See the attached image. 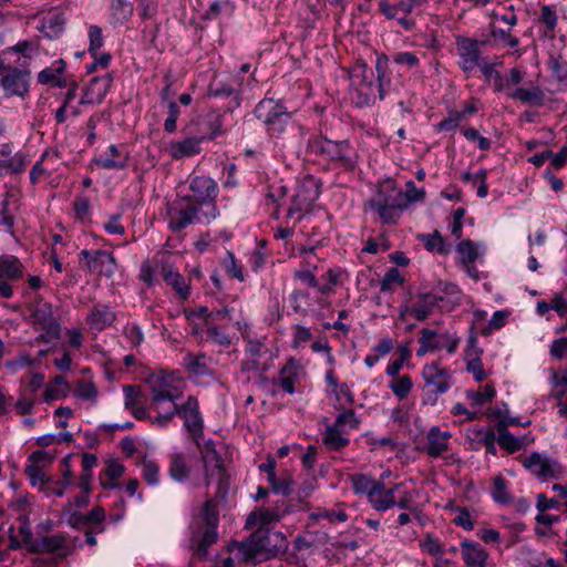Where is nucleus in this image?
Masks as SVG:
<instances>
[{
    "mask_svg": "<svg viewBox=\"0 0 567 567\" xmlns=\"http://www.w3.org/2000/svg\"><path fill=\"white\" fill-rule=\"evenodd\" d=\"M218 513L212 501L205 502L190 525V547L199 558H205L208 547L217 540Z\"/></svg>",
    "mask_w": 567,
    "mask_h": 567,
    "instance_id": "nucleus-1",
    "label": "nucleus"
},
{
    "mask_svg": "<svg viewBox=\"0 0 567 567\" xmlns=\"http://www.w3.org/2000/svg\"><path fill=\"white\" fill-rule=\"evenodd\" d=\"M166 219L172 231H181L192 224H209L216 217L207 215L190 197L177 196L168 203Z\"/></svg>",
    "mask_w": 567,
    "mask_h": 567,
    "instance_id": "nucleus-2",
    "label": "nucleus"
},
{
    "mask_svg": "<svg viewBox=\"0 0 567 567\" xmlns=\"http://www.w3.org/2000/svg\"><path fill=\"white\" fill-rule=\"evenodd\" d=\"M350 86L357 106L371 105L377 101L374 72L362 60H359L349 71Z\"/></svg>",
    "mask_w": 567,
    "mask_h": 567,
    "instance_id": "nucleus-3",
    "label": "nucleus"
},
{
    "mask_svg": "<svg viewBox=\"0 0 567 567\" xmlns=\"http://www.w3.org/2000/svg\"><path fill=\"white\" fill-rule=\"evenodd\" d=\"M255 116L266 126L271 137H280L290 123L291 114L279 100L262 99L256 105Z\"/></svg>",
    "mask_w": 567,
    "mask_h": 567,
    "instance_id": "nucleus-4",
    "label": "nucleus"
},
{
    "mask_svg": "<svg viewBox=\"0 0 567 567\" xmlns=\"http://www.w3.org/2000/svg\"><path fill=\"white\" fill-rule=\"evenodd\" d=\"M188 189L190 194L183 195L184 197H190L207 215L214 217L219 215V210L216 206L219 188L212 177L205 175L190 177L188 181Z\"/></svg>",
    "mask_w": 567,
    "mask_h": 567,
    "instance_id": "nucleus-5",
    "label": "nucleus"
},
{
    "mask_svg": "<svg viewBox=\"0 0 567 567\" xmlns=\"http://www.w3.org/2000/svg\"><path fill=\"white\" fill-rule=\"evenodd\" d=\"M31 323L40 331L44 342H51L60 337V324L54 317L53 308L48 302H37L31 308Z\"/></svg>",
    "mask_w": 567,
    "mask_h": 567,
    "instance_id": "nucleus-6",
    "label": "nucleus"
},
{
    "mask_svg": "<svg viewBox=\"0 0 567 567\" xmlns=\"http://www.w3.org/2000/svg\"><path fill=\"white\" fill-rule=\"evenodd\" d=\"M308 151L324 159L350 164V145L347 141H331L323 136H313L308 141Z\"/></svg>",
    "mask_w": 567,
    "mask_h": 567,
    "instance_id": "nucleus-7",
    "label": "nucleus"
},
{
    "mask_svg": "<svg viewBox=\"0 0 567 567\" xmlns=\"http://www.w3.org/2000/svg\"><path fill=\"white\" fill-rule=\"evenodd\" d=\"M320 195V187L318 182L311 177H305L298 185L296 193L292 197V205L287 212V217L291 218L296 213L299 214L297 220L302 218V213L308 212L312 204Z\"/></svg>",
    "mask_w": 567,
    "mask_h": 567,
    "instance_id": "nucleus-8",
    "label": "nucleus"
},
{
    "mask_svg": "<svg viewBox=\"0 0 567 567\" xmlns=\"http://www.w3.org/2000/svg\"><path fill=\"white\" fill-rule=\"evenodd\" d=\"M150 399H181L182 381L175 373L161 371L148 379Z\"/></svg>",
    "mask_w": 567,
    "mask_h": 567,
    "instance_id": "nucleus-9",
    "label": "nucleus"
},
{
    "mask_svg": "<svg viewBox=\"0 0 567 567\" xmlns=\"http://www.w3.org/2000/svg\"><path fill=\"white\" fill-rule=\"evenodd\" d=\"M291 512V506L287 501H279L274 507H260L251 512L246 519V527L249 529L256 528L257 530L265 529L272 524L280 522L286 515Z\"/></svg>",
    "mask_w": 567,
    "mask_h": 567,
    "instance_id": "nucleus-10",
    "label": "nucleus"
},
{
    "mask_svg": "<svg viewBox=\"0 0 567 567\" xmlns=\"http://www.w3.org/2000/svg\"><path fill=\"white\" fill-rule=\"evenodd\" d=\"M31 73L28 70L6 66L0 78L4 96L24 97L30 90Z\"/></svg>",
    "mask_w": 567,
    "mask_h": 567,
    "instance_id": "nucleus-11",
    "label": "nucleus"
},
{
    "mask_svg": "<svg viewBox=\"0 0 567 567\" xmlns=\"http://www.w3.org/2000/svg\"><path fill=\"white\" fill-rule=\"evenodd\" d=\"M523 466L540 481L558 478L561 473L560 464L546 454L534 452L522 461Z\"/></svg>",
    "mask_w": 567,
    "mask_h": 567,
    "instance_id": "nucleus-12",
    "label": "nucleus"
},
{
    "mask_svg": "<svg viewBox=\"0 0 567 567\" xmlns=\"http://www.w3.org/2000/svg\"><path fill=\"white\" fill-rule=\"evenodd\" d=\"M184 420V427L194 440H200L203 436L204 420L200 414L199 403L195 396H188L183 403H179L177 414Z\"/></svg>",
    "mask_w": 567,
    "mask_h": 567,
    "instance_id": "nucleus-13",
    "label": "nucleus"
},
{
    "mask_svg": "<svg viewBox=\"0 0 567 567\" xmlns=\"http://www.w3.org/2000/svg\"><path fill=\"white\" fill-rule=\"evenodd\" d=\"M480 68L484 78L492 82L493 90L496 93H505L507 89L520 84L524 79V72L518 68H512L506 76L502 75L495 63H484Z\"/></svg>",
    "mask_w": 567,
    "mask_h": 567,
    "instance_id": "nucleus-14",
    "label": "nucleus"
},
{
    "mask_svg": "<svg viewBox=\"0 0 567 567\" xmlns=\"http://www.w3.org/2000/svg\"><path fill=\"white\" fill-rule=\"evenodd\" d=\"M80 256L85 260L86 270L90 272L111 278L116 271V260L110 251L84 249Z\"/></svg>",
    "mask_w": 567,
    "mask_h": 567,
    "instance_id": "nucleus-15",
    "label": "nucleus"
},
{
    "mask_svg": "<svg viewBox=\"0 0 567 567\" xmlns=\"http://www.w3.org/2000/svg\"><path fill=\"white\" fill-rule=\"evenodd\" d=\"M422 377L425 385L434 394L445 393L452 385V377L449 370L440 367L439 363L432 362L425 364L422 370Z\"/></svg>",
    "mask_w": 567,
    "mask_h": 567,
    "instance_id": "nucleus-16",
    "label": "nucleus"
},
{
    "mask_svg": "<svg viewBox=\"0 0 567 567\" xmlns=\"http://www.w3.org/2000/svg\"><path fill=\"white\" fill-rule=\"evenodd\" d=\"M200 452L202 462L205 471L206 484L208 485L215 476H220L223 473V461L219 453L215 449L213 441L200 442L195 441Z\"/></svg>",
    "mask_w": 567,
    "mask_h": 567,
    "instance_id": "nucleus-17",
    "label": "nucleus"
},
{
    "mask_svg": "<svg viewBox=\"0 0 567 567\" xmlns=\"http://www.w3.org/2000/svg\"><path fill=\"white\" fill-rule=\"evenodd\" d=\"M179 399H150V411L154 413L151 423L157 427H167L177 414Z\"/></svg>",
    "mask_w": 567,
    "mask_h": 567,
    "instance_id": "nucleus-18",
    "label": "nucleus"
},
{
    "mask_svg": "<svg viewBox=\"0 0 567 567\" xmlns=\"http://www.w3.org/2000/svg\"><path fill=\"white\" fill-rule=\"evenodd\" d=\"M368 206H406L403 192L388 179L380 183L374 197L368 200Z\"/></svg>",
    "mask_w": 567,
    "mask_h": 567,
    "instance_id": "nucleus-19",
    "label": "nucleus"
},
{
    "mask_svg": "<svg viewBox=\"0 0 567 567\" xmlns=\"http://www.w3.org/2000/svg\"><path fill=\"white\" fill-rule=\"evenodd\" d=\"M269 350L266 344L257 340H249L246 347V355L241 362L243 372H264L268 369V364L262 360L267 357Z\"/></svg>",
    "mask_w": 567,
    "mask_h": 567,
    "instance_id": "nucleus-20",
    "label": "nucleus"
},
{
    "mask_svg": "<svg viewBox=\"0 0 567 567\" xmlns=\"http://www.w3.org/2000/svg\"><path fill=\"white\" fill-rule=\"evenodd\" d=\"M456 49L460 56V68L464 72H472L480 66V49L476 40L461 38L456 42Z\"/></svg>",
    "mask_w": 567,
    "mask_h": 567,
    "instance_id": "nucleus-21",
    "label": "nucleus"
},
{
    "mask_svg": "<svg viewBox=\"0 0 567 567\" xmlns=\"http://www.w3.org/2000/svg\"><path fill=\"white\" fill-rule=\"evenodd\" d=\"M505 95L508 99L519 101L523 104L540 107L545 104V93L543 90L532 82L526 86H513L507 89Z\"/></svg>",
    "mask_w": 567,
    "mask_h": 567,
    "instance_id": "nucleus-22",
    "label": "nucleus"
},
{
    "mask_svg": "<svg viewBox=\"0 0 567 567\" xmlns=\"http://www.w3.org/2000/svg\"><path fill=\"white\" fill-rule=\"evenodd\" d=\"M403 486L404 483H398L391 488H385L383 483L378 482L373 491L369 493L368 501L375 511L385 512L395 506L394 493Z\"/></svg>",
    "mask_w": 567,
    "mask_h": 567,
    "instance_id": "nucleus-23",
    "label": "nucleus"
},
{
    "mask_svg": "<svg viewBox=\"0 0 567 567\" xmlns=\"http://www.w3.org/2000/svg\"><path fill=\"white\" fill-rule=\"evenodd\" d=\"M69 78L70 76L66 73V64L62 59H60L39 72L38 82L43 85H52L62 89L68 86Z\"/></svg>",
    "mask_w": 567,
    "mask_h": 567,
    "instance_id": "nucleus-24",
    "label": "nucleus"
},
{
    "mask_svg": "<svg viewBox=\"0 0 567 567\" xmlns=\"http://www.w3.org/2000/svg\"><path fill=\"white\" fill-rule=\"evenodd\" d=\"M204 140H206L205 136H188L179 141H173L167 145L166 152L174 159L192 157L200 153V144Z\"/></svg>",
    "mask_w": 567,
    "mask_h": 567,
    "instance_id": "nucleus-25",
    "label": "nucleus"
},
{
    "mask_svg": "<svg viewBox=\"0 0 567 567\" xmlns=\"http://www.w3.org/2000/svg\"><path fill=\"white\" fill-rule=\"evenodd\" d=\"M113 78L110 73H106L103 76L93 78L90 84L86 86L85 92L81 100L80 104H93L101 103L105 95L107 94Z\"/></svg>",
    "mask_w": 567,
    "mask_h": 567,
    "instance_id": "nucleus-26",
    "label": "nucleus"
},
{
    "mask_svg": "<svg viewBox=\"0 0 567 567\" xmlns=\"http://www.w3.org/2000/svg\"><path fill=\"white\" fill-rule=\"evenodd\" d=\"M116 319L115 312L106 305L97 303L86 316L91 331L100 332L110 327Z\"/></svg>",
    "mask_w": 567,
    "mask_h": 567,
    "instance_id": "nucleus-27",
    "label": "nucleus"
},
{
    "mask_svg": "<svg viewBox=\"0 0 567 567\" xmlns=\"http://www.w3.org/2000/svg\"><path fill=\"white\" fill-rule=\"evenodd\" d=\"M32 549L39 553L56 554L60 557H66L70 554L66 538L61 534L45 536L37 539L32 545Z\"/></svg>",
    "mask_w": 567,
    "mask_h": 567,
    "instance_id": "nucleus-28",
    "label": "nucleus"
},
{
    "mask_svg": "<svg viewBox=\"0 0 567 567\" xmlns=\"http://www.w3.org/2000/svg\"><path fill=\"white\" fill-rule=\"evenodd\" d=\"M460 546L467 567H487L489 555L478 543L464 540Z\"/></svg>",
    "mask_w": 567,
    "mask_h": 567,
    "instance_id": "nucleus-29",
    "label": "nucleus"
},
{
    "mask_svg": "<svg viewBox=\"0 0 567 567\" xmlns=\"http://www.w3.org/2000/svg\"><path fill=\"white\" fill-rule=\"evenodd\" d=\"M437 301L439 299L433 295H421L413 306L401 310L400 317L404 319L405 315H410L419 321H424L433 312Z\"/></svg>",
    "mask_w": 567,
    "mask_h": 567,
    "instance_id": "nucleus-30",
    "label": "nucleus"
},
{
    "mask_svg": "<svg viewBox=\"0 0 567 567\" xmlns=\"http://www.w3.org/2000/svg\"><path fill=\"white\" fill-rule=\"evenodd\" d=\"M450 432L441 431L440 427L433 426L426 435V445L424 451L431 457H439L449 450Z\"/></svg>",
    "mask_w": 567,
    "mask_h": 567,
    "instance_id": "nucleus-31",
    "label": "nucleus"
},
{
    "mask_svg": "<svg viewBox=\"0 0 567 567\" xmlns=\"http://www.w3.org/2000/svg\"><path fill=\"white\" fill-rule=\"evenodd\" d=\"M183 367L187 372L196 378L199 377H213L214 372L208 365V359L205 354L187 353L183 358Z\"/></svg>",
    "mask_w": 567,
    "mask_h": 567,
    "instance_id": "nucleus-32",
    "label": "nucleus"
},
{
    "mask_svg": "<svg viewBox=\"0 0 567 567\" xmlns=\"http://www.w3.org/2000/svg\"><path fill=\"white\" fill-rule=\"evenodd\" d=\"M162 275L165 282L175 290L181 299L186 300L189 297V286L185 278L171 265L162 266Z\"/></svg>",
    "mask_w": 567,
    "mask_h": 567,
    "instance_id": "nucleus-33",
    "label": "nucleus"
},
{
    "mask_svg": "<svg viewBox=\"0 0 567 567\" xmlns=\"http://www.w3.org/2000/svg\"><path fill=\"white\" fill-rule=\"evenodd\" d=\"M64 18L62 13L52 11L41 18L38 30L41 31L47 38H58L64 29Z\"/></svg>",
    "mask_w": 567,
    "mask_h": 567,
    "instance_id": "nucleus-34",
    "label": "nucleus"
},
{
    "mask_svg": "<svg viewBox=\"0 0 567 567\" xmlns=\"http://www.w3.org/2000/svg\"><path fill=\"white\" fill-rule=\"evenodd\" d=\"M168 474L171 478L178 483H183L188 480L190 467L188 466L184 454L174 453L171 455Z\"/></svg>",
    "mask_w": 567,
    "mask_h": 567,
    "instance_id": "nucleus-35",
    "label": "nucleus"
},
{
    "mask_svg": "<svg viewBox=\"0 0 567 567\" xmlns=\"http://www.w3.org/2000/svg\"><path fill=\"white\" fill-rule=\"evenodd\" d=\"M9 534V548L18 549L22 545H29L32 540V530L30 523L27 518H20V526L18 533L14 532L13 527L10 528Z\"/></svg>",
    "mask_w": 567,
    "mask_h": 567,
    "instance_id": "nucleus-36",
    "label": "nucleus"
},
{
    "mask_svg": "<svg viewBox=\"0 0 567 567\" xmlns=\"http://www.w3.org/2000/svg\"><path fill=\"white\" fill-rule=\"evenodd\" d=\"M23 275V266L14 256L0 257V279L16 280Z\"/></svg>",
    "mask_w": 567,
    "mask_h": 567,
    "instance_id": "nucleus-37",
    "label": "nucleus"
},
{
    "mask_svg": "<svg viewBox=\"0 0 567 567\" xmlns=\"http://www.w3.org/2000/svg\"><path fill=\"white\" fill-rule=\"evenodd\" d=\"M323 444L333 451H340L349 444L343 430L334 424L328 425L322 437Z\"/></svg>",
    "mask_w": 567,
    "mask_h": 567,
    "instance_id": "nucleus-38",
    "label": "nucleus"
},
{
    "mask_svg": "<svg viewBox=\"0 0 567 567\" xmlns=\"http://www.w3.org/2000/svg\"><path fill=\"white\" fill-rule=\"evenodd\" d=\"M388 65L389 58L385 54H380L377 56L375 71L378 74V92L380 100L385 97L391 83L390 78L388 76Z\"/></svg>",
    "mask_w": 567,
    "mask_h": 567,
    "instance_id": "nucleus-39",
    "label": "nucleus"
},
{
    "mask_svg": "<svg viewBox=\"0 0 567 567\" xmlns=\"http://www.w3.org/2000/svg\"><path fill=\"white\" fill-rule=\"evenodd\" d=\"M461 339L454 333L444 332L439 334L435 331V337L431 339V344L433 346V351L436 350H446L449 354H453L456 352L460 346Z\"/></svg>",
    "mask_w": 567,
    "mask_h": 567,
    "instance_id": "nucleus-40",
    "label": "nucleus"
},
{
    "mask_svg": "<svg viewBox=\"0 0 567 567\" xmlns=\"http://www.w3.org/2000/svg\"><path fill=\"white\" fill-rule=\"evenodd\" d=\"M298 370L299 364L293 359H290L281 369V374L284 377L279 380V384L282 390L289 394L295 393V383L298 379Z\"/></svg>",
    "mask_w": 567,
    "mask_h": 567,
    "instance_id": "nucleus-41",
    "label": "nucleus"
},
{
    "mask_svg": "<svg viewBox=\"0 0 567 567\" xmlns=\"http://www.w3.org/2000/svg\"><path fill=\"white\" fill-rule=\"evenodd\" d=\"M109 152L111 157H99L95 163L99 167L105 169H123L127 165L126 156H122L116 145H110Z\"/></svg>",
    "mask_w": 567,
    "mask_h": 567,
    "instance_id": "nucleus-42",
    "label": "nucleus"
},
{
    "mask_svg": "<svg viewBox=\"0 0 567 567\" xmlns=\"http://www.w3.org/2000/svg\"><path fill=\"white\" fill-rule=\"evenodd\" d=\"M69 393V384L64 377L56 375L52 382L47 384L45 391L43 394L45 402H51L54 400H59L61 398L66 396Z\"/></svg>",
    "mask_w": 567,
    "mask_h": 567,
    "instance_id": "nucleus-43",
    "label": "nucleus"
},
{
    "mask_svg": "<svg viewBox=\"0 0 567 567\" xmlns=\"http://www.w3.org/2000/svg\"><path fill=\"white\" fill-rule=\"evenodd\" d=\"M495 430L498 444L509 453L518 451L524 445L523 439L514 436L507 429H504V424H496Z\"/></svg>",
    "mask_w": 567,
    "mask_h": 567,
    "instance_id": "nucleus-44",
    "label": "nucleus"
},
{
    "mask_svg": "<svg viewBox=\"0 0 567 567\" xmlns=\"http://www.w3.org/2000/svg\"><path fill=\"white\" fill-rule=\"evenodd\" d=\"M388 388L400 401L408 398L413 389V381L409 374H402L396 378H392L389 381Z\"/></svg>",
    "mask_w": 567,
    "mask_h": 567,
    "instance_id": "nucleus-45",
    "label": "nucleus"
},
{
    "mask_svg": "<svg viewBox=\"0 0 567 567\" xmlns=\"http://www.w3.org/2000/svg\"><path fill=\"white\" fill-rule=\"evenodd\" d=\"M491 496L495 503L502 505H507L512 502L508 483L502 475H497L493 478Z\"/></svg>",
    "mask_w": 567,
    "mask_h": 567,
    "instance_id": "nucleus-46",
    "label": "nucleus"
},
{
    "mask_svg": "<svg viewBox=\"0 0 567 567\" xmlns=\"http://www.w3.org/2000/svg\"><path fill=\"white\" fill-rule=\"evenodd\" d=\"M496 395V390L494 385L486 384L483 391H467L466 399L470 401L473 406H482L486 403H489L494 400Z\"/></svg>",
    "mask_w": 567,
    "mask_h": 567,
    "instance_id": "nucleus-47",
    "label": "nucleus"
},
{
    "mask_svg": "<svg viewBox=\"0 0 567 567\" xmlns=\"http://www.w3.org/2000/svg\"><path fill=\"white\" fill-rule=\"evenodd\" d=\"M421 239L429 251H435L443 256L450 252V246L444 241L443 237L437 231L422 235Z\"/></svg>",
    "mask_w": 567,
    "mask_h": 567,
    "instance_id": "nucleus-48",
    "label": "nucleus"
},
{
    "mask_svg": "<svg viewBox=\"0 0 567 567\" xmlns=\"http://www.w3.org/2000/svg\"><path fill=\"white\" fill-rule=\"evenodd\" d=\"M141 468H142V477L146 482V484H148L151 486H156L159 484V481H161L159 465L155 461L144 457L141 463Z\"/></svg>",
    "mask_w": 567,
    "mask_h": 567,
    "instance_id": "nucleus-49",
    "label": "nucleus"
},
{
    "mask_svg": "<svg viewBox=\"0 0 567 567\" xmlns=\"http://www.w3.org/2000/svg\"><path fill=\"white\" fill-rule=\"evenodd\" d=\"M539 21L545 25L544 34L553 38L558 24V16L550 6H542Z\"/></svg>",
    "mask_w": 567,
    "mask_h": 567,
    "instance_id": "nucleus-50",
    "label": "nucleus"
},
{
    "mask_svg": "<svg viewBox=\"0 0 567 567\" xmlns=\"http://www.w3.org/2000/svg\"><path fill=\"white\" fill-rule=\"evenodd\" d=\"M461 265L475 262L480 257L478 246L472 240H463L456 246Z\"/></svg>",
    "mask_w": 567,
    "mask_h": 567,
    "instance_id": "nucleus-51",
    "label": "nucleus"
},
{
    "mask_svg": "<svg viewBox=\"0 0 567 567\" xmlns=\"http://www.w3.org/2000/svg\"><path fill=\"white\" fill-rule=\"evenodd\" d=\"M12 195L7 194L4 199L1 202V208H0V229L8 231L10 234H13V227H14V215L10 210V199Z\"/></svg>",
    "mask_w": 567,
    "mask_h": 567,
    "instance_id": "nucleus-52",
    "label": "nucleus"
},
{
    "mask_svg": "<svg viewBox=\"0 0 567 567\" xmlns=\"http://www.w3.org/2000/svg\"><path fill=\"white\" fill-rule=\"evenodd\" d=\"M66 87H68V91L64 95L63 103L54 113L55 121L59 124H62L66 121V106L71 102H74L76 91H78V83L75 81L69 80V84Z\"/></svg>",
    "mask_w": 567,
    "mask_h": 567,
    "instance_id": "nucleus-53",
    "label": "nucleus"
},
{
    "mask_svg": "<svg viewBox=\"0 0 567 567\" xmlns=\"http://www.w3.org/2000/svg\"><path fill=\"white\" fill-rule=\"evenodd\" d=\"M350 482L352 485L353 491L357 494H365L369 498V493L373 491L375 485L378 484L377 481L373 478L363 475V474H354L350 477Z\"/></svg>",
    "mask_w": 567,
    "mask_h": 567,
    "instance_id": "nucleus-54",
    "label": "nucleus"
},
{
    "mask_svg": "<svg viewBox=\"0 0 567 567\" xmlns=\"http://www.w3.org/2000/svg\"><path fill=\"white\" fill-rule=\"evenodd\" d=\"M385 224H396L401 212L406 206H369Z\"/></svg>",
    "mask_w": 567,
    "mask_h": 567,
    "instance_id": "nucleus-55",
    "label": "nucleus"
},
{
    "mask_svg": "<svg viewBox=\"0 0 567 567\" xmlns=\"http://www.w3.org/2000/svg\"><path fill=\"white\" fill-rule=\"evenodd\" d=\"M72 473L69 467H66L62 473V478L58 481L49 480L48 488H45V493L53 494L58 497L64 495L68 486L71 484Z\"/></svg>",
    "mask_w": 567,
    "mask_h": 567,
    "instance_id": "nucleus-56",
    "label": "nucleus"
},
{
    "mask_svg": "<svg viewBox=\"0 0 567 567\" xmlns=\"http://www.w3.org/2000/svg\"><path fill=\"white\" fill-rule=\"evenodd\" d=\"M27 163V156L21 152L16 153L8 159H0L2 169H6L11 174H20L24 172Z\"/></svg>",
    "mask_w": 567,
    "mask_h": 567,
    "instance_id": "nucleus-57",
    "label": "nucleus"
},
{
    "mask_svg": "<svg viewBox=\"0 0 567 567\" xmlns=\"http://www.w3.org/2000/svg\"><path fill=\"white\" fill-rule=\"evenodd\" d=\"M74 395L78 399L95 403L97 398V390L94 383L90 381L80 380L74 390Z\"/></svg>",
    "mask_w": 567,
    "mask_h": 567,
    "instance_id": "nucleus-58",
    "label": "nucleus"
},
{
    "mask_svg": "<svg viewBox=\"0 0 567 567\" xmlns=\"http://www.w3.org/2000/svg\"><path fill=\"white\" fill-rule=\"evenodd\" d=\"M25 473L32 486H38L40 491L45 492L49 485V478L45 477L44 472L38 465H29Z\"/></svg>",
    "mask_w": 567,
    "mask_h": 567,
    "instance_id": "nucleus-59",
    "label": "nucleus"
},
{
    "mask_svg": "<svg viewBox=\"0 0 567 567\" xmlns=\"http://www.w3.org/2000/svg\"><path fill=\"white\" fill-rule=\"evenodd\" d=\"M312 519H328L331 523L339 522L343 523L348 519V515L341 508L339 509H319L318 512L310 515Z\"/></svg>",
    "mask_w": 567,
    "mask_h": 567,
    "instance_id": "nucleus-60",
    "label": "nucleus"
},
{
    "mask_svg": "<svg viewBox=\"0 0 567 567\" xmlns=\"http://www.w3.org/2000/svg\"><path fill=\"white\" fill-rule=\"evenodd\" d=\"M111 9L113 18L118 22L126 21L132 13L131 3L126 0H112Z\"/></svg>",
    "mask_w": 567,
    "mask_h": 567,
    "instance_id": "nucleus-61",
    "label": "nucleus"
},
{
    "mask_svg": "<svg viewBox=\"0 0 567 567\" xmlns=\"http://www.w3.org/2000/svg\"><path fill=\"white\" fill-rule=\"evenodd\" d=\"M223 266L230 277L236 278L239 281H244L243 268L237 262L235 255L231 251L226 252Z\"/></svg>",
    "mask_w": 567,
    "mask_h": 567,
    "instance_id": "nucleus-62",
    "label": "nucleus"
},
{
    "mask_svg": "<svg viewBox=\"0 0 567 567\" xmlns=\"http://www.w3.org/2000/svg\"><path fill=\"white\" fill-rule=\"evenodd\" d=\"M207 337L216 344L227 348L231 344V338L224 329L218 326L207 328Z\"/></svg>",
    "mask_w": 567,
    "mask_h": 567,
    "instance_id": "nucleus-63",
    "label": "nucleus"
},
{
    "mask_svg": "<svg viewBox=\"0 0 567 567\" xmlns=\"http://www.w3.org/2000/svg\"><path fill=\"white\" fill-rule=\"evenodd\" d=\"M463 120V114L460 111L452 110L449 112L447 116L439 122L435 126L436 131H452L456 128L461 121Z\"/></svg>",
    "mask_w": 567,
    "mask_h": 567,
    "instance_id": "nucleus-64",
    "label": "nucleus"
}]
</instances>
